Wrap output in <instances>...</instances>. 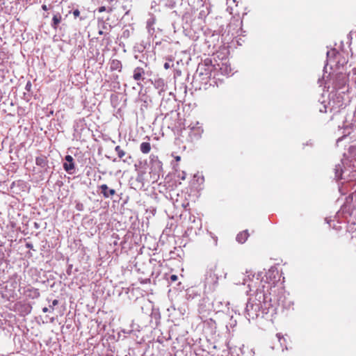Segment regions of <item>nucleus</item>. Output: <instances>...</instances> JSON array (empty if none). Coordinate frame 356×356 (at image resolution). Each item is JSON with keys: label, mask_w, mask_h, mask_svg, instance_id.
Wrapping results in <instances>:
<instances>
[{"label": "nucleus", "mask_w": 356, "mask_h": 356, "mask_svg": "<svg viewBox=\"0 0 356 356\" xmlns=\"http://www.w3.org/2000/svg\"><path fill=\"white\" fill-rule=\"evenodd\" d=\"M219 268L216 264H211L208 267L205 275L204 283L206 286L214 288L221 275L219 274Z\"/></svg>", "instance_id": "f257e3e1"}, {"label": "nucleus", "mask_w": 356, "mask_h": 356, "mask_svg": "<svg viewBox=\"0 0 356 356\" xmlns=\"http://www.w3.org/2000/svg\"><path fill=\"white\" fill-rule=\"evenodd\" d=\"M264 308V307L261 303L257 302L255 300H253L252 298H250L245 307L246 318L249 321L250 319L253 320L257 318L259 316L260 312L263 313Z\"/></svg>", "instance_id": "f03ea898"}, {"label": "nucleus", "mask_w": 356, "mask_h": 356, "mask_svg": "<svg viewBox=\"0 0 356 356\" xmlns=\"http://www.w3.org/2000/svg\"><path fill=\"white\" fill-rule=\"evenodd\" d=\"M257 302L261 303L263 307V314H268L269 312V309L272 307L270 303L271 299L270 298V294L264 293L263 291L257 290L255 298L253 299Z\"/></svg>", "instance_id": "7ed1b4c3"}, {"label": "nucleus", "mask_w": 356, "mask_h": 356, "mask_svg": "<svg viewBox=\"0 0 356 356\" xmlns=\"http://www.w3.org/2000/svg\"><path fill=\"white\" fill-rule=\"evenodd\" d=\"M98 188L100 193L103 195L104 198L112 197L116 193L114 189L109 188L106 184H102Z\"/></svg>", "instance_id": "20e7f679"}, {"label": "nucleus", "mask_w": 356, "mask_h": 356, "mask_svg": "<svg viewBox=\"0 0 356 356\" xmlns=\"http://www.w3.org/2000/svg\"><path fill=\"white\" fill-rule=\"evenodd\" d=\"M66 161L63 163V168L64 169L69 173V174H74V163L73 161L72 157H65Z\"/></svg>", "instance_id": "39448f33"}, {"label": "nucleus", "mask_w": 356, "mask_h": 356, "mask_svg": "<svg viewBox=\"0 0 356 356\" xmlns=\"http://www.w3.org/2000/svg\"><path fill=\"white\" fill-rule=\"evenodd\" d=\"M24 293L27 298L31 299H37L40 296L39 290L33 287L28 288L24 291Z\"/></svg>", "instance_id": "423d86ee"}, {"label": "nucleus", "mask_w": 356, "mask_h": 356, "mask_svg": "<svg viewBox=\"0 0 356 356\" xmlns=\"http://www.w3.org/2000/svg\"><path fill=\"white\" fill-rule=\"evenodd\" d=\"M145 74V71L144 68L141 67H137L134 70L133 72V78L135 81H138L144 79V75Z\"/></svg>", "instance_id": "0eeeda50"}, {"label": "nucleus", "mask_w": 356, "mask_h": 356, "mask_svg": "<svg viewBox=\"0 0 356 356\" xmlns=\"http://www.w3.org/2000/svg\"><path fill=\"white\" fill-rule=\"evenodd\" d=\"M62 21V16L60 13H56L55 15H54L53 17H52V22H51V27L54 29V30H56L58 27V25Z\"/></svg>", "instance_id": "6e6552de"}, {"label": "nucleus", "mask_w": 356, "mask_h": 356, "mask_svg": "<svg viewBox=\"0 0 356 356\" xmlns=\"http://www.w3.org/2000/svg\"><path fill=\"white\" fill-rule=\"evenodd\" d=\"M248 236L249 234L248 230H244L237 234L236 239L239 243H243L246 241Z\"/></svg>", "instance_id": "1a4fd4ad"}, {"label": "nucleus", "mask_w": 356, "mask_h": 356, "mask_svg": "<svg viewBox=\"0 0 356 356\" xmlns=\"http://www.w3.org/2000/svg\"><path fill=\"white\" fill-rule=\"evenodd\" d=\"M335 170V178L337 180L343 179V174L344 173V170L341 166V165H337L334 168Z\"/></svg>", "instance_id": "9d476101"}, {"label": "nucleus", "mask_w": 356, "mask_h": 356, "mask_svg": "<svg viewBox=\"0 0 356 356\" xmlns=\"http://www.w3.org/2000/svg\"><path fill=\"white\" fill-rule=\"evenodd\" d=\"M35 163L38 165L45 168L47 165V157H35Z\"/></svg>", "instance_id": "9b49d317"}, {"label": "nucleus", "mask_w": 356, "mask_h": 356, "mask_svg": "<svg viewBox=\"0 0 356 356\" xmlns=\"http://www.w3.org/2000/svg\"><path fill=\"white\" fill-rule=\"evenodd\" d=\"M151 149V145L149 143L143 142L140 144V151L143 154H148Z\"/></svg>", "instance_id": "f8f14e48"}, {"label": "nucleus", "mask_w": 356, "mask_h": 356, "mask_svg": "<svg viewBox=\"0 0 356 356\" xmlns=\"http://www.w3.org/2000/svg\"><path fill=\"white\" fill-rule=\"evenodd\" d=\"M111 68L113 70H120L121 68L120 62L118 60H113L111 63Z\"/></svg>", "instance_id": "ddd939ff"}, {"label": "nucleus", "mask_w": 356, "mask_h": 356, "mask_svg": "<svg viewBox=\"0 0 356 356\" xmlns=\"http://www.w3.org/2000/svg\"><path fill=\"white\" fill-rule=\"evenodd\" d=\"M147 165V162L145 161L144 163H142V161H139L138 164L135 163L134 165L136 168V169L138 170H143L145 169V165Z\"/></svg>", "instance_id": "4468645a"}, {"label": "nucleus", "mask_w": 356, "mask_h": 356, "mask_svg": "<svg viewBox=\"0 0 356 356\" xmlns=\"http://www.w3.org/2000/svg\"><path fill=\"white\" fill-rule=\"evenodd\" d=\"M276 337L278 339V341H280V345L282 346H283L284 345V341H285V339H284V337L282 336V334L280 333H277L276 334Z\"/></svg>", "instance_id": "2eb2a0df"}, {"label": "nucleus", "mask_w": 356, "mask_h": 356, "mask_svg": "<svg viewBox=\"0 0 356 356\" xmlns=\"http://www.w3.org/2000/svg\"><path fill=\"white\" fill-rule=\"evenodd\" d=\"M115 150H116L118 156H124L125 154L124 152H123V150L121 149L120 146H119V145L116 146Z\"/></svg>", "instance_id": "dca6fc26"}, {"label": "nucleus", "mask_w": 356, "mask_h": 356, "mask_svg": "<svg viewBox=\"0 0 356 356\" xmlns=\"http://www.w3.org/2000/svg\"><path fill=\"white\" fill-rule=\"evenodd\" d=\"M175 163H173V168L177 171V165H178V162L180 161L181 160V157H175Z\"/></svg>", "instance_id": "f3484780"}, {"label": "nucleus", "mask_w": 356, "mask_h": 356, "mask_svg": "<svg viewBox=\"0 0 356 356\" xmlns=\"http://www.w3.org/2000/svg\"><path fill=\"white\" fill-rule=\"evenodd\" d=\"M5 258V254L3 251L0 249V261L2 262L4 260Z\"/></svg>", "instance_id": "a211bd4d"}, {"label": "nucleus", "mask_w": 356, "mask_h": 356, "mask_svg": "<svg viewBox=\"0 0 356 356\" xmlns=\"http://www.w3.org/2000/svg\"><path fill=\"white\" fill-rule=\"evenodd\" d=\"M170 282H173L177 280V276L176 275H172L170 277Z\"/></svg>", "instance_id": "6ab92c4d"}, {"label": "nucleus", "mask_w": 356, "mask_h": 356, "mask_svg": "<svg viewBox=\"0 0 356 356\" xmlns=\"http://www.w3.org/2000/svg\"><path fill=\"white\" fill-rule=\"evenodd\" d=\"M73 15L74 17H78L80 15V11L78 9H76L73 11Z\"/></svg>", "instance_id": "aec40b11"}, {"label": "nucleus", "mask_w": 356, "mask_h": 356, "mask_svg": "<svg viewBox=\"0 0 356 356\" xmlns=\"http://www.w3.org/2000/svg\"><path fill=\"white\" fill-rule=\"evenodd\" d=\"M31 309H32V307H31L30 305H27V306L26 307L25 311H26V312L27 314H29V313H31Z\"/></svg>", "instance_id": "412c9836"}, {"label": "nucleus", "mask_w": 356, "mask_h": 356, "mask_svg": "<svg viewBox=\"0 0 356 356\" xmlns=\"http://www.w3.org/2000/svg\"><path fill=\"white\" fill-rule=\"evenodd\" d=\"M25 246H26V248H29V249H31V250H33V244L31 243H26Z\"/></svg>", "instance_id": "4be33fe9"}, {"label": "nucleus", "mask_w": 356, "mask_h": 356, "mask_svg": "<svg viewBox=\"0 0 356 356\" xmlns=\"http://www.w3.org/2000/svg\"><path fill=\"white\" fill-rule=\"evenodd\" d=\"M178 177H180L182 180H184L185 178H186V173H185V172L182 171L181 175H179Z\"/></svg>", "instance_id": "5701e85b"}, {"label": "nucleus", "mask_w": 356, "mask_h": 356, "mask_svg": "<svg viewBox=\"0 0 356 356\" xmlns=\"http://www.w3.org/2000/svg\"><path fill=\"white\" fill-rule=\"evenodd\" d=\"M76 209L79 210V211H82L83 210V204H77L76 206Z\"/></svg>", "instance_id": "b1692460"}, {"label": "nucleus", "mask_w": 356, "mask_h": 356, "mask_svg": "<svg viewBox=\"0 0 356 356\" xmlns=\"http://www.w3.org/2000/svg\"><path fill=\"white\" fill-rule=\"evenodd\" d=\"M58 304V301L57 300H54L52 302V305H50L49 307H54Z\"/></svg>", "instance_id": "393cba45"}, {"label": "nucleus", "mask_w": 356, "mask_h": 356, "mask_svg": "<svg viewBox=\"0 0 356 356\" xmlns=\"http://www.w3.org/2000/svg\"><path fill=\"white\" fill-rule=\"evenodd\" d=\"M106 10V8L104 6H102L99 8V13H102V12H104Z\"/></svg>", "instance_id": "a878e982"}, {"label": "nucleus", "mask_w": 356, "mask_h": 356, "mask_svg": "<svg viewBox=\"0 0 356 356\" xmlns=\"http://www.w3.org/2000/svg\"><path fill=\"white\" fill-rule=\"evenodd\" d=\"M49 311V308H47V307H44V308H42V312H43L44 313H47V312H48Z\"/></svg>", "instance_id": "bb28decb"}, {"label": "nucleus", "mask_w": 356, "mask_h": 356, "mask_svg": "<svg viewBox=\"0 0 356 356\" xmlns=\"http://www.w3.org/2000/svg\"><path fill=\"white\" fill-rule=\"evenodd\" d=\"M42 8L43 10H45V11L48 10V8H47V5H45V4H43L42 6Z\"/></svg>", "instance_id": "cd10ccee"}, {"label": "nucleus", "mask_w": 356, "mask_h": 356, "mask_svg": "<svg viewBox=\"0 0 356 356\" xmlns=\"http://www.w3.org/2000/svg\"><path fill=\"white\" fill-rule=\"evenodd\" d=\"M347 160H348V157H346L345 159H343L341 160L343 165L344 164V162L346 161Z\"/></svg>", "instance_id": "c85d7f7f"}, {"label": "nucleus", "mask_w": 356, "mask_h": 356, "mask_svg": "<svg viewBox=\"0 0 356 356\" xmlns=\"http://www.w3.org/2000/svg\"><path fill=\"white\" fill-rule=\"evenodd\" d=\"M164 67H165V69H168V68L169 67V65H168V63H165L164 64Z\"/></svg>", "instance_id": "c756f323"}, {"label": "nucleus", "mask_w": 356, "mask_h": 356, "mask_svg": "<svg viewBox=\"0 0 356 356\" xmlns=\"http://www.w3.org/2000/svg\"><path fill=\"white\" fill-rule=\"evenodd\" d=\"M99 35H102V34H103V31H99Z\"/></svg>", "instance_id": "7c9ffc66"}, {"label": "nucleus", "mask_w": 356, "mask_h": 356, "mask_svg": "<svg viewBox=\"0 0 356 356\" xmlns=\"http://www.w3.org/2000/svg\"><path fill=\"white\" fill-rule=\"evenodd\" d=\"M216 304H222V302H220V301H216Z\"/></svg>", "instance_id": "2f4dec72"}, {"label": "nucleus", "mask_w": 356, "mask_h": 356, "mask_svg": "<svg viewBox=\"0 0 356 356\" xmlns=\"http://www.w3.org/2000/svg\"><path fill=\"white\" fill-rule=\"evenodd\" d=\"M118 161V160H117V158H115V159H113V161H114V162H115V161Z\"/></svg>", "instance_id": "473e14b6"}, {"label": "nucleus", "mask_w": 356, "mask_h": 356, "mask_svg": "<svg viewBox=\"0 0 356 356\" xmlns=\"http://www.w3.org/2000/svg\"><path fill=\"white\" fill-rule=\"evenodd\" d=\"M51 309V311H54V307H50L49 310Z\"/></svg>", "instance_id": "72a5a7b5"}, {"label": "nucleus", "mask_w": 356, "mask_h": 356, "mask_svg": "<svg viewBox=\"0 0 356 356\" xmlns=\"http://www.w3.org/2000/svg\"><path fill=\"white\" fill-rule=\"evenodd\" d=\"M69 271H70V269H68V270L67 271V273H70Z\"/></svg>", "instance_id": "f704fd0d"}, {"label": "nucleus", "mask_w": 356, "mask_h": 356, "mask_svg": "<svg viewBox=\"0 0 356 356\" xmlns=\"http://www.w3.org/2000/svg\"><path fill=\"white\" fill-rule=\"evenodd\" d=\"M69 271H70V269H68V270L67 271V273H70Z\"/></svg>", "instance_id": "c9c22d12"}, {"label": "nucleus", "mask_w": 356, "mask_h": 356, "mask_svg": "<svg viewBox=\"0 0 356 356\" xmlns=\"http://www.w3.org/2000/svg\"><path fill=\"white\" fill-rule=\"evenodd\" d=\"M355 161L356 162V159H355Z\"/></svg>", "instance_id": "e433bc0d"}]
</instances>
